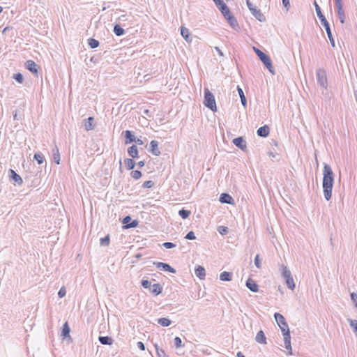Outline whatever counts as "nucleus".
I'll use <instances>...</instances> for the list:
<instances>
[{
	"label": "nucleus",
	"mask_w": 357,
	"mask_h": 357,
	"mask_svg": "<svg viewBox=\"0 0 357 357\" xmlns=\"http://www.w3.org/2000/svg\"><path fill=\"white\" fill-rule=\"evenodd\" d=\"M323 191L324 198L329 201L332 197V190L334 184V174L331 166L326 163L324 166Z\"/></svg>",
	"instance_id": "nucleus-1"
},
{
	"label": "nucleus",
	"mask_w": 357,
	"mask_h": 357,
	"mask_svg": "<svg viewBox=\"0 0 357 357\" xmlns=\"http://www.w3.org/2000/svg\"><path fill=\"white\" fill-rule=\"evenodd\" d=\"M253 50L256 54L258 56L260 61L268 68L269 72L271 73L273 75H275V70L272 65V62L270 57L266 54H265L264 52H263L262 51H261L260 50L255 47H253Z\"/></svg>",
	"instance_id": "nucleus-2"
},
{
	"label": "nucleus",
	"mask_w": 357,
	"mask_h": 357,
	"mask_svg": "<svg viewBox=\"0 0 357 357\" xmlns=\"http://www.w3.org/2000/svg\"><path fill=\"white\" fill-rule=\"evenodd\" d=\"M280 270L281 272L282 277L285 280L287 287L291 290H294L295 289L296 284L291 276V271L284 264H282L280 266Z\"/></svg>",
	"instance_id": "nucleus-3"
},
{
	"label": "nucleus",
	"mask_w": 357,
	"mask_h": 357,
	"mask_svg": "<svg viewBox=\"0 0 357 357\" xmlns=\"http://www.w3.org/2000/svg\"><path fill=\"white\" fill-rule=\"evenodd\" d=\"M204 105L213 112L217 109L214 96L208 89H204Z\"/></svg>",
	"instance_id": "nucleus-4"
},
{
	"label": "nucleus",
	"mask_w": 357,
	"mask_h": 357,
	"mask_svg": "<svg viewBox=\"0 0 357 357\" xmlns=\"http://www.w3.org/2000/svg\"><path fill=\"white\" fill-rule=\"evenodd\" d=\"M246 3L248 6V9L251 12V13L255 17L256 19H257L259 22H265L266 21V17L264 15L261 13V11L257 8L255 6H254L250 0H246Z\"/></svg>",
	"instance_id": "nucleus-5"
},
{
	"label": "nucleus",
	"mask_w": 357,
	"mask_h": 357,
	"mask_svg": "<svg viewBox=\"0 0 357 357\" xmlns=\"http://www.w3.org/2000/svg\"><path fill=\"white\" fill-rule=\"evenodd\" d=\"M317 80L318 84L324 89H327L328 79L326 72L323 68H318L316 72Z\"/></svg>",
	"instance_id": "nucleus-6"
},
{
	"label": "nucleus",
	"mask_w": 357,
	"mask_h": 357,
	"mask_svg": "<svg viewBox=\"0 0 357 357\" xmlns=\"http://www.w3.org/2000/svg\"><path fill=\"white\" fill-rule=\"evenodd\" d=\"M274 318L278 325L280 328L282 333H285L286 330H289L287 323L284 316L278 312L274 314Z\"/></svg>",
	"instance_id": "nucleus-7"
},
{
	"label": "nucleus",
	"mask_w": 357,
	"mask_h": 357,
	"mask_svg": "<svg viewBox=\"0 0 357 357\" xmlns=\"http://www.w3.org/2000/svg\"><path fill=\"white\" fill-rule=\"evenodd\" d=\"M223 16L234 30L238 31L240 29L237 20L232 15L230 10L229 11L228 14H224Z\"/></svg>",
	"instance_id": "nucleus-8"
},
{
	"label": "nucleus",
	"mask_w": 357,
	"mask_h": 357,
	"mask_svg": "<svg viewBox=\"0 0 357 357\" xmlns=\"http://www.w3.org/2000/svg\"><path fill=\"white\" fill-rule=\"evenodd\" d=\"M321 24L325 28V30L326 31L327 36L328 37V39L330 40V43L332 45V47H335V40L332 35L331 29L330 27V24L327 21L326 18H324L321 20H320Z\"/></svg>",
	"instance_id": "nucleus-9"
},
{
	"label": "nucleus",
	"mask_w": 357,
	"mask_h": 357,
	"mask_svg": "<svg viewBox=\"0 0 357 357\" xmlns=\"http://www.w3.org/2000/svg\"><path fill=\"white\" fill-rule=\"evenodd\" d=\"M284 336V347L289 351V354H291V335L290 331L286 330L285 333H282Z\"/></svg>",
	"instance_id": "nucleus-10"
},
{
	"label": "nucleus",
	"mask_w": 357,
	"mask_h": 357,
	"mask_svg": "<svg viewBox=\"0 0 357 357\" xmlns=\"http://www.w3.org/2000/svg\"><path fill=\"white\" fill-rule=\"evenodd\" d=\"M154 264L155 265V266L163 271H167V272H169V273H176V270L172 268L169 264H167V263H163V262H155Z\"/></svg>",
	"instance_id": "nucleus-11"
},
{
	"label": "nucleus",
	"mask_w": 357,
	"mask_h": 357,
	"mask_svg": "<svg viewBox=\"0 0 357 357\" xmlns=\"http://www.w3.org/2000/svg\"><path fill=\"white\" fill-rule=\"evenodd\" d=\"M213 1L215 2V6L218 7L222 15L224 14H228L230 10L222 0H213Z\"/></svg>",
	"instance_id": "nucleus-12"
},
{
	"label": "nucleus",
	"mask_w": 357,
	"mask_h": 357,
	"mask_svg": "<svg viewBox=\"0 0 357 357\" xmlns=\"http://www.w3.org/2000/svg\"><path fill=\"white\" fill-rule=\"evenodd\" d=\"M232 142L233 144L237 146L238 148H239L242 151H245L247 146H246V142L245 140L243 139V137H236L234 138L233 140H232Z\"/></svg>",
	"instance_id": "nucleus-13"
},
{
	"label": "nucleus",
	"mask_w": 357,
	"mask_h": 357,
	"mask_svg": "<svg viewBox=\"0 0 357 357\" xmlns=\"http://www.w3.org/2000/svg\"><path fill=\"white\" fill-rule=\"evenodd\" d=\"M123 223L125 224V228H135L138 225L137 220H132L131 217L129 215L126 216L123 220Z\"/></svg>",
	"instance_id": "nucleus-14"
},
{
	"label": "nucleus",
	"mask_w": 357,
	"mask_h": 357,
	"mask_svg": "<svg viewBox=\"0 0 357 357\" xmlns=\"http://www.w3.org/2000/svg\"><path fill=\"white\" fill-rule=\"evenodd\" d=\"M149 152L155 156H159L161 154L158 149V142L156 140H151L150 142Z\"/></svg>",
	"instance_id": "nucleus-15"
},
{
	"label": "nucleus",
	"mask_w": 357,
	"mask_h": 357,
	"mask_svg": "<svg viewBox=\"0 0 357 357\" xmlns=\"http://www.w3.org/2000/svg\"><path fill=\"white\" fill-rule=\"evenodd\" d=\"M219 201L222 204H233L234 203L232 197L227 193H222L220 196Z\"/></svg>",
	"instance_id": "nucleus-16"
},
{
	"label": "nucleus",
	"mask_w": 357,
	"mask_h": 357,
	"mask_svg": "<svg viewBox=\"0 0 357 357\" xmlns=\"http://www.w3.org/2000/svg\"><path fill=\"white\" fill-rule=\"evenodd\" d=\"M8 172L10 178L13 180L17 184L21 185L23 183V180L21 176L17 174L13 169H10Z\"/></svg>",
	"instance_id": "nucleus-17"
},
{
	"label": "nucleus",
	"mask_w": 357,
	"mask_h": 357,
	"mask_svg": "<svg viewBox=\"0 0 357 357\" xmlns=\"http://www.w3.org/2000/svg\"><path fill=\"white\" fill-rule=\"evenodd\" d=\"M26 68L33 74L38 73V65L32 60L26 62Z\"/></svg>",
	"instance_id": "nucleus-18"
},
{
	"label": "nucleus",
	"mask_w": 357,
	"mask_h": 357,
	"mask_svg": "<svg viewBox=\"0 0 357 357\" xmlns=\"http://www.w3.org/2000/svg\"><path fill=\"white\" fill-rule=\"evenodd\" d=\"M257 135L261 137H266L270 133L269 127L266 125L260 127L257 131Z\"/></svg>",
	"instance_id": "nucleus-19"
},
{
	"label": "nucleus",
	"mask_w": 357,
	"mask_h": 357,
	"mask_svg": "<svg viewBox=\"0 0 357 357\" xmlns=\"http://www.w3.org/2000/svg\"><path fill=\"white\" fill-rule=\"evenodd\" d=\"M246 287L252 292H257L259 291L258 284L250 278L246 281Z\"/></svg>",
	"instance_id": "nucleus-20"
},
{
	"label": "nucleus",
	"mask_w": 357,
	"mask_h": 357,
	"mask_svg": "<svg viewBox=\"0 0 357 357\" xmlns=\"http://www.w3.org/2000/svg\"><path fill=\"white\" fill-rule=\"evenodd\" d=\"M124 137H125V144H128L135 141V137L132 134V132L130 130H126L123 132Z\"/></svg>",
	"instance_id": "nucleus-21"
},
{
	"label": "nucleus",
	"mask_w": 357,
	"mask_h": 357,
	"mask_svg": "<svg viewBox=\"0 0 357 357\" xmlns=\"http://www.w3.org/2000/svg\"><path fill=\"white\" fill-rule=\"evenodd\" d=\"M195 273L196 276L201 280H203L205 278L206 271H205V268L202 266H197V267H195Z\"/></svg>",
	"instance_id": "nucleus-22"
},
{
	"label": "nucleus",
	"mask_w": 357,
	"mask_h": 357,
	"mask_svg": "<svg viewBox=\"0 0 357 357\" xmlns=\"http://www.w3.org/2000/svg\"><path fill=\"white\" fill-rule=\"evenodd\" d=\"M150 291L155 296H158L161 294L162 287L159 283L153 284L150 287Z\"/></svg>",
	"instance_id": "nucleus-23"
},
{
	"label": "nucleus",
	"mask_w": 357,
	"mask_h": 357,
	"mask_svg": "<svg viewBox=\"0 0 357 357\" xmlns=\"http://www.w3.org/2000/svg\"><path fill=\"white\" fill-rule=\"evenodd\" d=\"M255 340L257 342L266 344V337L265 334L262 330L259 331L255 337Z\"/></svg>",
	"instance_id": "nucleus-24"
},
{
	"label": "nucleus",
	"mask_w": 357,
	"mask_h": 357,
	"mask_svg": "<svg viewBox=\"0 0 357 357\" xmlns=\"http://www.w3.org/2000/svg\"><path fill=\"white\" fill-rule=\"evenodd\" d=\"M128 155L132 158H137L139 157V151L136 145H132L131 146H130L128 149Z\"/></svg>",
	"instance_id": "nucleus-25"
},
{
	"label": "nucleus",
	"mask_w": 357,
	"mask_h": 357,
	"mask_svg": "<svg viewBox=\"0 0 357 357\" xmlns=\"http://www.w3.org/2000/svg\"><path fill=\"white\" fill-rule=\"evenodd\" d=\"M93 121H94V119L92 116H90V117L84 119V126L86 130L89 131V130H91L93 129V126L92 125L93 123Z\"/></svg>",
	"instance_id": "nucleus-26"
},
{
	"label": "nucleus",
	"mask_w": 357,
	"mask_h": 357,
	"mask_svg": "<svg viewBox=\"0 0 357 357\" xmlns=\"http://www.w3.org/2000/svg\"><path fill=\"white\" fill-rule=\"evenodd\" d=\"M232 273L231 272H227V271H223L220 274V280L222 281H231L232 280Z\"/></svg>",
	"instance_id": "nucleus-27"
},
{
	"label": "nucleus",
	"mask_w": 357,
	"mask_h": 357,
	"mask_svg": "<svg viewBox=\"0 0 357 357\" xmlns=\"http://www.w3.org/2000/svg\"><path fill=\"white\" fill-rule=\"evenodd\" d=\"M98 340L104 345H111L113 343V340L109 336H99Z\"/></svg>",
	"instance_id": "nucleus-28"
},
{
	"label": "nucleus",
	"mask_w": 357,
	"mask_h": 357,
	"mask_svg": "<svg viewBox=\"0 0 357 357\" xmlns=\"http://www.w3.org/2000/svg\"><path fill=\"white\" fill-rule=\"evenodd\" d=\"M336 8H337V15H338L340 22L341 24H344L345 22V14H344V10H343V6L336 7Z\"/></svg>",
	"instance_id": "nucleus-29"
},
{
	"label": "nucleus",
	"mask_w": 357,
	"mask_h": 357,
	"mask_svg": "<svg viewBox=\"0 0 357 357\" xmlns=\"http://www.w3.org/2000/svg\"><path fill=\"white\" fill-rule=\"evenodd\" d=\"M181 34L187 42H191L192 40L190 36V31L188 29L184 26H181Z\"/></svg>",
	"instance_id": "nucleus-30"
},
{
	"label": "nucleus",
	"mask_w": 357,
	"mask_h": 357,
	"mask_svg": "<svg viewBox=\"0 0 357 357\" xmlns=\"http://www.w3.org/2000/svg\"><path fill=\"white\" fill-rule=\"evenodd\" d=\"M237 91L241 98V104L244 107H245L247 106V100L244 95L243 91L239 86H237Z\"/></svg>",
	"instance_id": "nucleus-31"
},
{
	"label": "nucleus",
	"mask_w": 357,
	"mask_h": 357,
	"mask_svg": "<svg viewBox=\"0 0 357 357\" xmlns=\"http://www.w3.org/2000/svg\"><path fill=\"white\" fill-rule=\"evenodd\" d=\"M70 328L68 322H66L62 326L61 335L66 338L70 336Z\"/></svg>",
	"instance_id": "nucleus-32"
},
{
	"label": "nucleus",
	"mask_w": 357,
	"mask_h": 357,
	"mask_svg": "<svg viewBox=\"0 0 357 357\" xmlns=\"http://www.w3.org/2000/svg\"><path fill=\"white\" fill-rule=\"evenodd\" d=\"M158 324L161 325L162 326H169L172 324V321L166 317H162L158 319Z\"/></svg>",
	"instance_id": "nucleus-33"
},
{
	"label": "nucleus",
	"mask_w": 357,
	"mask_h": 357,
	"mask_svg": "<svg viewBox=\"0 0 357 357\" xmlns=\"http://www.w3.org/2000/svg\"><path fill=\"white\" fill-rule=\"evenodd\" d=\"M114 32L117 36H121L125 33L124 29L119 24L114 25Z\"/></svg>",
	"instance_id": "nucleus-34"
},
{
	"label": "nucleus",
	"mask_w": 357,
	"mask_h": 357,
	"mask_svg": "<svg viewBox=\"0 0 357 357\" xmlns=\"http://www.w3.org/2000/svg\"><path fill=\"white\" fill-rule=\"evenodd\" d=\"M53 152V160L54 161L59 165L60 163V153L59 151V149L55 146V148L52 150Z\"/></svg>",
	"instance_id": "nucleus-35"
},
{
	"label": "nucleus",
	"mask_w": 357,
	"mask_h": 357,
	"mask_svg": "<svg viewBox=\"0 0 357 357\" xmlns=\"http://www.w3.org/2000/svg\"><path fill=\"white\" fill-rule=\"evenodd\" d=\"M314 6L315 7V10H316V13H317V17H319V19L320 20H321L326 18V17L322 13L319 6L318 5V3H317L316 1H314Z\"/></svg>",
	"instance_id": "nucleus-36"
},
{
	"label": "nucleus",
	"mask_w": 357,
	"mask_h": 357,
	"mask_svg": "<svg viewBox=\"0 0 357 357\" xmlns=\"http://www.w3.org/2000/svg\"><path fill=\"white\" fill-rule=\"evenodd\" d=\"M124 162L128 170L133 169L135 166V162L132 158L126 159Z\"/></svg>",
	"instance_id": "nucleus-37"
},
{
	"label": "nucleus",
	"mask_w": 357,
	"mask_h": 357,
	"mask_svg": "<svg viewBox=\"0 0 357 357\" xmlns=\"http://www.w3.org/2000/svg\"><path fill=\"white\" fill-rule=\"evenodd\" d=\"M99 41L94 38L88 39V45L91 49H95L99 46Z\"/></svg>",
	"instance_id": "nucleus-38"
},
{
	"label": "nucleus",
	"mask_w": 357,
	"mask_h": 357,
	"mask_svg": "<svg viewBox=\"0 0 357 357\" xmlns=\"http://www.w3.org/2000/svg\"><path fill=\"white\" fill-rule=\"evenodd\" d=\"M190 211H188V210H186L185 208H182L181 210H179L178 211V215L183 218V219H186L188 218L190 215Z\"/></svg>",
	"instance_id": "nucleus-39"
},
{
	"label": "nucleus",
	"mask_w": 357,
	"mask_h": 357,
	"mask_svg": "<svg viewBox=\"0 0 357 357\" xmlns=\"http://www.w3.org/2000/svg\"><path fill=\"white\" fill-rule=\"evenodd\" d=\"M33 158L38 162V164H42L45 161L44 155L41 153H36Z\"/></svg>",
	"instance_id": "nucleus-40"
},
{
	"label": "nucleus",
	"mask_w": 357,
	"mask_h": 357,
	"mask_svg": "<svg viewBox=\"0 0 357 357\" xmlns=\"http://www.w3.org/2000/svg\"><path fill=\"white\" fill-rule=\"evenodd\" d=\"M155 349L158 357H169L166 354L165 351L162 349H160L157 344H155Z\"/></svg>",
	"instance_id": "nucleus-41"
},
{
	"label": "nucleus",
	"mask_w": 357,
	"mask_h": 357,
	"mask_svg": "<svg viewBox=\"0 0 357 357\" xmlns=\"http://www.w3.org/2000/svg\"><path fill=\"white\" fill-rule=\"evenodd\" d=\"M100 245L102 246H107L109 244V236L107 235L103 238H101L100 240Z\"/></svg>",
	"instance_id": "nucleus-42"
},
{
	"label": "nucleus",
	"mask_w": 357,
	"mask_h": 357,
	"mask_svg": "<svg viewBox=\"0 0 357 357\" xmlns=\"http://www.w3.org/2000/svg\"><path fill=\"white\" fill-rule=\"evenodd\" d=\"M130 174L135 180L139 179L142 176V172L139 170H133L131 172Z\"/></svg>",
	"instance_id": "nucleus-43"
},
{
	"label": "nucleus",
	"mask_w": 357,
	"mask_h": 357,
	"mask_svg": "<svg viewBox=\"0 0 357 357\" xmlns=\"http://www.w3.org/2000/svg\"><path fill=\"white\" fill-rule=\"evenodd\" d=\"M218 231L221 235H226L228 233L229 229L228 227H227L219 226L218 228Z\"/></svg>",
	"instance_id": "nucleus-44"
},
{
	"label": "nucleus",
	"mask_w": 357,
	"mask_h": 357,
	"mask_svg": "<svg viewBox=\"0 0 357 357\" xmlns=\"http://www.w3.org/2000/svg\"><path fill=\"white\" fill-rule=\"evenodd\" d=\"M13 79H15L17 82L20 84L22 83L24 81L23 75L20 73L14 74Z\"/></svg>",
	"instance_id": "nucleus-45"
},
{
	"label": "nucleus",
	"mask_w": 357,
	"mask_h": 357,
	"mask_svg": "<svg viewBox=\"0 0 357 357\" xmlns=\"http://www.w3.org/2000/svg\"><path fill=\"white\" fill-rule=\"evenodd\" d=\"M174 345L176 348L183 347L182 340L179 337H176L174 340Z\"/></svg>",
	"instance_id": "nucleus-46"
},
{
	"label": "nucleus",
	"mask_w": 357,
	"mask_h": 357,
	"mask_svg": "<svg viewBox=\"0 0 357 357\" xmlns=\"http://www.w3.org/2000/svg\"><path fill=\"white\" fill-rule=\"evenodd\" d=\"M142 286L145 289H150L151 284L148 280H142L141 281Z\"/></svg>",
	"instance_id": "nucleus-47"
},
{
	"label": "nucleus",
	"mask_w": 357,
	"mask_h": 357,
	"mask_svg": "<svg viewBox=\"0 0 357 357\" xmlns=\"http://www.w3.org/2000/svg\"><path fill=\"white\" fill-rule=\"evenodd\" d=\"M162 246L167 249H172L176 247V244L172 242H165L162 243Z\"/></svg>",
	"instance_id": "nucleus-48"
},
{
	"label": "nucleus",
	"mask_w": 357,
	"mask_h": 357,
	"mask_svg": "<svg viewBox=\"0 0 357 357\" xmlns=\"http://www.w3.org/2000/svg\"><path fill=\"white\" fill-rule=\"evenodd\" d=\"M185 238L188 240H194L196 238V236L192 231H190L185 236Z\"/></svg>",
	"instance_id": "nucleus-49"
},
{
	"label": "nucleus",
	"mask_w": 357,
	"mask_h": 357,
	"mask_svg": "<svg viewBox=\"0 0 357 357\" xmlns=\"http://www.w3.org/2000/svg\"><path fill=\"white\" fill-rule=\"evenodd\" d=\"M154 185V183L153 181L149 180V181H145L144 183H143V187L144 188H151Z\"/></svg>",
	"instance_id": "nucleus-50"
},
{
	"label": "nucleus",
	"mask_w": 357,
	"mask_h": 357,
	"mask_svg": "<svg viewBox=\"0 0 357 357\" xmlns=\"http://www.w3.org/2000/svg\"><path fill=\"white\" fill-rule=\"evenodd\" d=\"M349 324L351 328H354V331L357 333V320H349Z\"/></svg>",
	"instance_id": "nucleus-51"
},
{
	"label": "nucleus",
	"mask_w": 357,
	"mask_h": 357,
	"mask_svg": "<svg viewBox=\"0 0 357 357\" xmlns=\"http://www.w3.org/2000/svg\"><path fill=\"white\" fill-rule=\"evenodd\" d=\"M66 288L64 287H63L59 289V291L58 292V296L59 298H63L66 296Z\"/></svg>",
	"instance_id": "nucleus-52"
},
{
	"label": "nucleus",
	"mask_w": 357,
	"mask_h": 357,
	"mask_svg": "<svg viewBox=\"0 0 357 357\" xmlns=\"http://www.w3.org/2000/svg\"><path fill=\"white\" fill-rule=\"evenodd\" d=\"M350 296L351 301L355 304V307L357 308V294L352 292Z\"/></svg>",
	"instance_id": "nucleus-53"
},
{
	"label": "nucleus",
	"mask_w": 357,
	"mask_h": 357,
	"mask_svg": "<svg viewBox=\"0 0 357 357\" xmlns=\"http://www.w3.org/2000/svg\"><path fill=\"white\" fill-rule=\"evenodd\" d=\"M255 266L258 268H261V261L259 259V255H257V256L255 257Z\"/></svg>",
	"instance_id": "nucleus-54"
},
{
	"label": "nucleus",
	"mask_w": 357,
	"mask_h": 357,
	"mask_svg": "<svg viewBox=\"0 0 357 357\" xmlns=\"http://www.w3.org/2000/svg\"><path fill=\"white\" fill-rule=\"evenodd\" d=\"M137 347L142 351L145 350V345L142 342H137Z\"/></svg>",
	"instance_id": "nucleus-55"
},
{
	"label": "nucleus",
	"mask_w": 357,
	"mask_h": 357,
	"mask_svg": "<svg viewBox=\"0 0 357 357\" xmlns=\"http://www.w3.org/2000/svg\"><path fill=\"white\" fill-rule=\"evenodd\" d=\"M283 6L288 8L290 6L289 0H282Z\"/></svg>",
	"instance_id": "nucleus-56"
},
{
	"label": "nucleus",
	"mask_w": 357,
	"mask_h": 357,
	"mask_svg": "<svg viewBox=\"0 0 357 357\" xmlns=\"http://www.w3.org/2000/svg\"><path fill=\"white\" fill-rule=\"evenodd\" d=\"M336 7L342 6V0H334Z\"/></svg>",
	"instance_id": "nucleus-57"
},
{
	"label": "nucleus",
	"mask_w": 357,
	"mask_h": 357,
	"mask_svg": "<svg viewBox=\"0 0 357 357\" xmlns=\"http://www.w3.org/2000/svg\"><path fill=\"white\" fill-rule=\"evenodd\" d=\"M136 144H139V145H142L144 144V142L143 140H142L141 139H136L135 138V141H134Z\"/></svg>",
	"instance_id": "nucleus-58"
},
{
	"label": "nucleus",
	"mask_w": 357,
	"mask_h": 357,
	"mask_svg": "<svg viewBox=\"0 0 357 357\" xmlns=\"http://www.w3.org/2000/svg\"><path fill=\"white\" fill-rule=\"evenodd\" d=\"M145 165V162L142 160V161H139L137 162V166L139 167V168H142Z\"/></svg>",
	"instance_id": "nucleus-59"
},
{
	"label": "nucleus",
	"mask_w": 357,
	"mask_h": 357,
	"mask_svg": "<svg viewBox=\"0 0 357 357\" xmlns=\"http://www.w3.org/2000/svg\"><path fill=\"white\" fill-rule=\"evenodd\" d=\"M215 50L217 51V52L219 54V55H220V56H222V55H223V54H222V51L220 50V49L219 47H215Z\"/></svg>",
	"instance_id": "nucleus-60"
},
{
	"label": "nucleus",
	"mask_w": 357,
	"mask_h": 357,
	"mask_svg": "<svg viewBox=\"0 0 357 357\" xmlns=\"http://www.w3.org/2000/svg\"><path fill=\"white\" fill-rule=\"evenodd\" d=\"M237 357H245L241 351H238L236 354Z\"/></svg>",
	"instance_id": "nucleus-61"
},
{
	"label": "nucleus",
	"mask_w": 357,
	"mask_h": 357,
	"mask_svg": "<svg viewBox=\"0 0 357 357\" xmlns=\"http://www.w3.org/2000/svg\"><path fill=\"white\" fill-rule=\"evenodd\" d=\"M10 29V28L8 26H6L3 29L2 33H6V32H8V31Z\"/></svg>",
	"instance_id": "nucleus-62"
},
{
	"label": "nucleus",
	"mask_w": 357,
	"mask_h": 357,
	"mask_svg": "<svg viewBox=\"0 0 357 357\" xmlns=\"http://www.w3.org/2000/svg\"><path fill=\"white\" fill-rule=\"evenodd\" d=\"M13 118L14 119H17V112L15 113L14 116H13Z\"/></svg>",
	"instance_id": "nucleus-63"
},
{
	"label": "nucleus",
	"mask_w": 357,
	"mask_h": 357,
	"mask_svg": "<svg viewBox=\"0 0 357 357\" xmlns=\"http://www.w3.org/2000/svg\"><path fill=\"white\" fill-rule=\"evenodd\" d=\"M3 11V8L0 6V13Z\"/></svg>",
	"instance_id": "nucleus-64"
}]
</instances>
